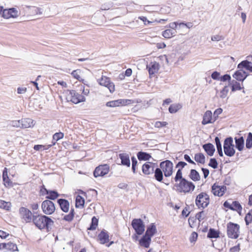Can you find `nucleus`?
I'll list each match as a JSON object with an SVG mask.
<instances>
[{
    "mask_svg": "<svg viewBox=\"0 0 252 252\" xmlns=\"http://www.w3.org/2000/svg\"><path fill=\"white\" fill-rule=\"evenodd\" d=\"M173 181L176 182L174 186L177 188L179 192L189 193L195 189V186L192 182L183 177L182 172L180 169H178L173 180H171V183H173Z\"/></svg>",
    "mask_w": 252,
    "mask_h": 252,
    "instance_id": "1",
    "label": "nucleus"
},
{
    "mask_svg": "<svg viewBox=\"0 0 252 252\" xmlns=\"http://www.w3.org/2000/svg\"><path fill=\"white\" fill-rule=\"evenodd\" d=\"M32 222L38 229H45L47 232L50 231L51 225L54 224V221L49 217L34 213L32 215Z\"/></svg>",
    "mask_w": 252,
    "mask_h": 252,
    "instance_id": "2",
    "label": "nucleus"
},
{
    "mask_svg": "<svg viewBox=\"0 0 252 252\" xmlns=\"http://www.w3.org/2000/svg\"><path fill=\"white\" fill-rule=\"evenodd\" d=\"M227 235L228 238L236 239L240 235V225L232 222L227 224Z\"/></svg>",
    "mask_w": 252,
    "mask_h": 252,
    "instance_id": "3",
    "label": "nucleus"
},
{
    "mask_svg": "<svg viewBox=\"0 0 252 252\" xmlns=\"http://www.w3.org/2000/svg\"><path fill=\"white\" fill-rule=\"evenodd\" d=\"M210 203V197L205 192H202L198 194L195 199V204L198 208L204 209Z\"/></svg>",
    "mask_w": 252,
    "mask_h": 252,
    "instance_id": "4",
    "label": "nucleus"
},
{
    "mask_svg": "<svg viewBox=\"0 0 252 252\" xmlns=\"http://www.w3.org/2000/svg\"><path fill=\"white\" fill-rule=\"evenodd\" d=\"M223 150L224 154L229 157H233L235 154L233 140L232 137H226L223 143Z\"/></svg>",
    "mask_w": 252,
    "mask_h": 252,
    "instance_id": "5",
    "label": "nucleus"
},
{
    "mask_svg": "<svg viewBox=\"0 0 252 252\" xmlns=\"http://www.w3.org/2000/svg\"><path fill=\"white\" fill-rule=\"evenodd\" d=\"M159 168L164 173L165 178L170 177L173 172V164L169 160H165L159 163Z\"/></svg>",
    "mask_w": 252,
    "mask_h": 252,
    "instance_id": "6",
    "label": "nucleus"
},
{
    "mask_svg": "<svg viewBox=\"0 0 252 252\" xmlns=\"http://www.w3.org/2000/svg\"><path fill=\"white\" fill-rule=\"evenodd\" d=\"M131 226L138 235H142L145 231V226L141 219H134L131 221Z\"/></svg>",
    "mask_w": 252,
    "mask_h": 252,
    "instance_id": "7",
    "label": "nucleus"
},
{
    "mask_svg": "<svg viewBox=\"0 0 252 252\" xmlns=\"http://www.w3.org/2000/svg\"><path fill=\"white\" fill-rule=\"evenodd\" d=\"M67 99L70 100L75 104H77L85 101L84 96L77 93L75 90L69 91V93L67 96Z\"/></svg>",
    "mask_w": 252,
    "mask_h": 252,
    "instance_id": "8",
    "label": "nucleus"
},
{
    "mask_svg": "<svg viewBox=\"0 0 252 252\" xmlns=\"http://www.w3.org/2000/svg\"><path fill=\"white\" fill-rule=\"evenodd\" d=\"M41 209L43 213L47 215H50L55 212V206L52 201L45 200L41 204Z\"/></svg>",
    "mask_w": 252,
    "mask_h": 252,
    "instance_id": "9",
    "label": "nucleus"
},
{
    "mask_svg": "<svg viewBox=\"0 0 252 252\" xmlns=\"http://www.w3.org/2000/svg\"><path fill=\"white\" fill-rule=\"evenodd\" d=\"M19 214L21 218L25 221L26 222H31L32 221V212L27 208L21 207L19 208Z\"/></svg>",
    "mask_w": 252,
    "mask_h": 252,
    "instance_id": "10",
    "label": "nucleus"
},
{
    "mask_svg": "<svg viewBox=\"0 0 252 252\" xmlns=\"http://www.w3.org/2000/svg\"><path fill=\"white\" fill-rule=\"evenodd\" d=\"M157 166H158L157 163L147 161L142 165V172L146 175L153 174Z\"/></svg>",
    "mask_w": 252,
    "mask_h": 252,
    "instance_id": "11",
    "label": "nucleus"
},
{
    "mask_svg": "<svg viewBox=\"0 0 252 252\" xmlns=\"http://www.w3.org/2000/svg\"><path fill=\"white\" fill-rule=\"evenodd\" d=\"M109 166L107 164L100 165L96 167L94 171V177H103L108 173Z\"/></svg>",
    "mask_w": 252,
    "mask_h": 252,
    "instance_id": "12",
    "label": "nucleus"
},
{
    "mask_svg": "<svg viewBox=\"0 0 252 252\" xmlns=\"http://www.w3.org/2000/svg\"><path fill=\"white\" fill-rule=\"evenodd\" d=\"M98 83L100 85L107 87L110 93H112L115 91V85L110 81L109 78L102 76L98 80Z\"/></svg>",
    "mask_w": 252,
    "mask_h": 252,
    "instance_id": "13",
    "label": "nucleus"
},
{
    "mask_svg": "<svg viewBox=\"0 0 252 252\" xmlns=\"http://www.w3.org/2000/svg\"><path fill=\"white\" fill-rule=\"evenodd\" d=\"M226 190L225 186L217 185L216 183L212 186V192L215 196H222Z\"/></svg>",
    "mask_w": 252,
    "mask_h": 252,
    "instance_id": "14",
    "label": "nucleus"
},
{
    "mask_svg": "<svg viewBox=\"0 0 252 252\" xmlns=\"http://www.w3.org/2000/svg\"><path fill=\"white\" fill-rule=\"evenodd\" d=\"M20 14L16 8L12 7L9 9H5L4 12V18L9 19L10 18H17Z\"/></svg>",
    "mask_w": 252,
    "mask_h": 252,
    "instance_id": "15",
    "label": "nucleus"
},
{
    "mask_svg": "<svg viewBox=\"0 0 252 252\" xmlns=\"http://www.w3.org/2000/svg\"><path fill=\"white\" fill-rule=\"evenodd\" d=\"M146 68L148 70L150 76L157 73L159 68V64L156 62H152L147 64Z\"/></svg>",
    "mask_w": 252,
    "mask_h": 252,
    "instance_id": "16",
    "label": "nucleus"
},
{
    "mask_svg": "<svg viewBox=\"0 0 252 252\" xmlns=\"http://www.w3.org/2000/svg\"><path fill=\"white\" fill-rule=\"evenodd\" d=\"M26 11L31 15H42L43 10L42 8L33 6H26Z\"/></svg>",
    "mask_w": 252,
    "mask_h": 252,
    "instance_id": "17",
    "label": "nucleus"
},
{
    "mask_svg": "<svg viewBox=\"0 0 252 252\" xmlns=\"http://www.w3.org/2000/svg\"><path fill=\"white\" fill-rule=\"evenodd\" d=\"M119 158L121 160V165L126 166V167H130V161L129 158V155L127 153H121L118 155Z\"/></svg>",
    "mask_w": 252,
    "mask_h": 252,
    "instance_id": "18",
    "label": "nucleus"
},
{
    "mask_svg": "<svg viewBox=\"0 0 252 252\" xmlns=\"http://www.w3.org/2000/svg\"><path fill=\"white\" fill-rule=\"evenodd\" d=\"M57 202L62 211L65 213H67L68 211L69 203L67 200L63 198H60L57 200Z\"/></svg>",
    "mask_w": 252,
    "mask_h": 252,
    "instance_id": "19",
    "label": "nucleus"
},
{
    "mask_svg": "<svg viewBox=\"0 0 252 252\" xmlns=\"http://www.w3.org/2000/svg\"><path fill=\"white\" fill-rule=\"evenodd\" d=\"M235 145L234 147L240 152L242 151L245 147V140L243 136L234 138Z\"/></svg>",
    "mask_w": 252,
    "mask_h": 252,
    "instance_id": "20",
    "label": "nucleus"
},
{
    "mask_svg": "<svg viewBox=\"0 0 252 252\" xmlns=\"http://www.w3.org/2000/svg\"><path fill=\"white\" fill-rule=\"evenodd\" d=\"M151 237L144 234L139 240V245L145 248H148L151 242Z\"/></svg>",
    "mask_w": 252,
    "mask_h": 252,
    "instance_id": "21",
    "label": "nucleus"
},
{
    "mask_svg": "<svg viewBox=\"0 0 252 252\" xmlns=\"http://www.w3.org/2000/svg\"><path fill=\"white\" fill-rule=\"evenodd\" d=\"M248 74L246 71L242 69L236 71L233 75V77L239 81L243 82L247 77Z\"/></svg>",
    "mask_w": 252,
    "mask_h": 252,
    "instance_id": "22",
    "label": "nucleus"
},
{
    "mask_svg": "<svg viewBox=\"0 0 252 252\" xmlns=\"http://www.w3.org/2000/svg\"><path fill=\"white\" fill-rule=\"evenodd\" d=\"M202 148L209 156H213L214 155L215 152V148L212 143H206L203 145Z\"/></svg>",
    "mask_w": 252,
    "mask_h": 252,
    "instance_id": "23",
    "label": "nucleus"
},
{
    "mask_svg": "<svg viewBox=\"0 0 252 252\" xmlns=\"http://www.w3.org/2000/svg\"><path fill=\"white\" fill-rule=\"evenodd\" d=\"M109 237L108 232L104 229L102 230L98 235V238L101 244H104L108 242Z\"/></svg>",
    "mask_w": 252,
    "mask_h": 252,
    "instance_id": "24",
    "label": "nucleus"
},
{
    "mask_svg": "<svg viewBox=\"0 0 252 252\" xmlns=\"http://www.w3.org/2000/svg\"><path fill=\"white\" fill-rule=\"evenodd\" d=\"M212 113L211 111H207L204 114L202 124L205 125L208 124L213 123L215 121H212Z\"/></svg>",
    "mask_w": 252,
    "mask_h": 252,
    "instance_id": "25",
    "label": "nucleus"
},
{
    "mask_svg": "<svg viewBox=\"0 0 252 252\" xmlns=\"http://www.w3.org/2000/svg\"><path fill=\"white\" fill-rule=\"evenodd\" d=\"M2 180L3 181L4 185L5 187H12L13 186L12 182L9 179L8 174L7 170L6 168H4L2 172Z\"/></svg>",
    "mask_w": 252,
    "mask_h": 252,
    "instance_id": "26",
    "label": "nucleus"
},
{
    "mask_svg": "<svg viewBox=\"0 0 252 252\" xmlns=\"http://www.w3.org/2000/svg\"><path fill=\"white\" fill-rule=\"evenodd\" d=\"M157 232V229L155 224L152 223L147 227L145 234L152 238Z\"/></svg>",
    "mask_w": 252,
    "mask_h": 252,
    "instance_id": "27",
    "label": "nucleus"
},
{
    "mask_svg": "<svg viewBox=\"0 0 252 252\" xmlns=\"http://www.w3.org/2000/svg\"><path fill=\"white\" fill-rule=\"evenodd\" d=\"M21 121V128H27L32 127L34 125L33 121L30 118L22 119Z\"/></svg>",
    "mask_w": 252,
    "mask_h": 252,
    "instance_id": "28",
    "label": "nucleus"
},
{
    "mask_svg": "<svg viewBox=\"0 0 252 252\" xmlns=\"http://www.w3.org/2000/svg\"><path fill=\"white\" fill-rule=\"evenodd\" d=\"M153 174H154V178L156 181L159 182L163 181L164 173L158 166L156 167Z\"/></svg>",
    "mask_w": 252,
    "mask_h": 252,
    "instance_id": "29",
    "label": "nucleus"
},
{
    "mask_svg": "<svg viewBox=\"0 0 252 252\" xmlns=\"http://www.w3.org/2000/svg\"><path fill=\"white\" fill-rule=\"evenodd\" d=\"M245 68L247 70L252 72V63L248 61V60H244L242 61L238 65V68Z\"/></svg>",
    "mask_w": 252,
    "mask_h": 252,
    "instance_id": "30",
    "label": "nucleus"
},
{
    "mask_svg": "<svg viewBox=\"0 0 252 252\" xmlns=\"http://www.w3.org/2000/svg\"><path fill=\"white\" fill-rule=\"evenodd\" d=\"M137 157L139 160H145L147 161L150 159L152 158L151 155L147 152L140 151L137 153Z\"/></svg>",
    "mask_w": 252,
    "mask_h": 252,
    "instance_id": "31",
    "label": "nucleus"
},
{
    "mask_svg": "<svg viewBox=\"0 0 252 252\" xmlns=\"http://www.w3.org/2000/svg\"><path fill=\"white\" fill-rule=\"evenodd\" d=\"M46 196V200H54L57 199L59 196V193L55 190H49Z\"/></svg>",
    "mask_w": 252,
    "mask_h": 252,
    "instance_id": "32",
    "label": "nucleus"
},
{
    "mask_svg": "<svg viewBox=\"0 0 252 252\" xmlns=\"http://www.w3.org/2000/svg\"><path fill=\"white\" fill-rule=\"evenodd\" d=\"M207 237L209 238H218L220 237V231L214 228H210L209 229Z\"/></svg>",
    "mask_w": 252,
    "mask_h": 252,
    "instance_id": "33",
    "label": "nucleus"
},
{
    "mask_svg": "<svg viewBox=\"0 0 252 252\" xmlns=\"http://www.w3.org/2000/svg\"><path fill=\"white\" fill-rule=\"evenodd\" d=\"M189 177L193 181H198L200 180V175L195 169L190 170Z\"/></svg>",
    "mask_w": 252,
    "mask_h": 252,
    "instance_id": "34",
    "label": "nucleus"
},
{
    "mask_svg": "<svg viewBox=\"0 0 252 252\" xmlns=\"http://www.w3.org/2000/svg\"><path fill=\"white\" fill-rule=\"evenodd\" d=\"M176 31L174 30L167 29L162 32V36L166 38H170L176 34Z\"/></svg>",
    "mask_w": 252,
    "mask_h": 252,
    "instance_id": "35",
    "label": "nucleus"
},
{
    "mask_svg": "<svg viewBox=\"0 0 252 252\" xmlns=\"http://www.w3.org/2000/svg\"><path fill=\"white\" fill-rule=\"evenodd\" d=\"M182 107V106L180 103H174L169 106L168 108L169 112L171 113H176L178 110L181 109Z\"/></svg>",
    "mask_w": 252,
    "mask_h": 252,
    "instance_id": "36",
    "label": "nucleus"
},
{
    "mask_svg": "<svg viewBox=\"0 0 252 252\" xmlns=\"http://www.w3.org/2000/svg\"><path fill=\"white\" fill-rule=\"evenodd\" d=\"M2 245L3 249L13 252L17 250V245L13 243H2Z\"/></svg>",
    "mask_w": 252,
    "mask_h": 252,
    "instance_id": "37",
    "label": "nucleus"
},
{
    "mask_svg": "<svg viewBox=\"0 0 252 252\" xmlns=\"http://www.w3.org/2000/svg\"><path fill=\"white\" fill-rule=\"evenodd\" d=\"M194 160L198 163L204 164L205 163V157L201 153H197L194 155Z\"/></svg>",
    "mask_w": 252,
    "mask_h": 252,
    "instance_id": "38",
    "label": "nucleus"
},
{
    "mask_svg": "<svg viewBox=\"0 0 252 252\" xmlns=\"http://www.w3.org/2000/svg\"><path fill=\"white\" fill-rule=\"evenodd\" d=\"M85 200L81 195H78L75 200V207L76 208L83 207L84 206Z\"/></svg>",
    "mask_w": 252,
    "mask_h": 252,
    "instance_id": "39",
    "label": "nucleus"
},
{
    "mask_svg": "<svg viewBox=\"0 0 252 252\" xmlns=\"http://www.w3.org/2000/svg\"><path fill=\"white\" fill-rule=\"evenodd\" d=\"M98 220L94 216L92 218L91 223L90 226L88 227V230H94L96 228L98 225Z\"/></svg>",
    "mask_w": 252,
    "mask_h": 252,
    "instance_id": "40",
    "label": "nucleus"
},
{
    "mask_svg": "<svg viewBox=\"0 0 252 252\" xmlns=\"http://www.w3.org/2000/svg\"><path fill=\"white\" fill-rule=\"evenodd\" d=\"M232 205L233 209V211H236L241 215V212L242 210V207L240 203L238 201H234L232 203Z\"/></svg>",
    "mask_w": 252,
    "mask_h": 252,
    "instance_id": "41",
    "label": "nucleus"
},
{
    "mask_svg": "<svg viewBox=\"0 0 252 252\" xmlns=\"http://www.w3.org/2000/svg\"><path fill=\"white\" fill-rule=\"evenodd\" d=\"M246 148L250 149L252 148V133L249 132L248 134L246 141Z\"/></svg>",
    "mask_w": 252,
    "mask_h": 252,
    "instance_id": "42",
    "label": "nucleus"
},
{
    "mask_svg": "<svg viewBox=\"0 0 252 252\" xmlns=\"http://www.w3.org/2000/svg\"><path fill=\"white\" fill-rule=\"evenodd\" d=\"M119 99L112 100L106 103L105 105L109 107H115L121 106Z\"/></svg>",
    "mask_w": 252,
    "mask_h": 252,
    "instance_id": "43",
    "label": "nucleus"
},
{
    "mask_svg": "<svg viewBox=\"0 0 252 252\" xmlns=\"http://www.w3.org/2000/svg\"><path fill=\"white\" fill-rule=\"evenodd\" d=\"M11 207V203L3 200H0V208L5 210H9Z\"/></svg>",
    "mask_w": 252,
    "mask_h": 252,
    "instance_id": "44",
    "label": "nucleus"
},
{
    "mask_svg": "<svg viewBox=\"0 0 252 252\" xmlns=\"http://www.w3.org/2000/svg\"><path fill=\"white\" fill-rule=\"evenodd\" d=\"M245 220L247 225L252 222V209L246 214L245 217Z\"/></svg>",
    "mask_w": 252,
    "mask_h": 252,
    "instance_id": "45",
    "label": "nucleus"
},
{
    "mask_svg": "<svg viewBox=\"0 0 252 252\" xmlns=\"http://www.w3.org/2000/svg\"><path fill=\"white\" fill-rule=\"evenodd\" d=\"M229 92L228 86H225L220 92V97L221 98H224L226 97L227 94Z\"/></svg>",
    "mask_w": 252,
    "mask_h": 252,
    "instance_id": "46",
    "label": "nucleus"
},
{
    "mask_svg": "<svg viewBox=\"0 0 252 252\" xmlns=\"http://www.w3.org/2000/svg\"><path fill=\"white\" fill-rule=\"evenodd\" d=\"M208 165L214 169H216L218 167V163L215 158H211L210 159V162Z\"/></svg>",
    "mask_w": 252,
    "mask_h": 252,
    "instance_id": "47",
    "label": "nucleus"
},
{
    "mask_svg": "<svg viewBox=\"0 0 252 252\" xmlns=\"http://www.w3.org/2000/svg\"><path fill=\"white\" fill-rule=\"evenodd\" d=\"M131 162H132V167L131 169L133 173H136V166L137 164V160L136 158L134 157H132L131 158Z\"/></svg>",
    "mask_w": 252,
    "mask_h": 252,
    "instance_id": "48",
    "label": "nucleus"
},
{
    "mask_svg": "<svg viewBox=\"0 0 252 252\" xmlns=\"http://www.w3.org/2000/svg\"><path fill=\"white\" fill-rule=\"evenodd\" d=\"M64 136V134L63 132H56L53 135V140L55 141H58L62 138Z\"/></svg>",
    "mask_w": 252,
    "mask_h": 252,
    "instance_id": "49",
    "label": "nucleus"
},
{
    "mask_svg": "<svg viewBox=\"0 0 252 252\" xmlns=\"http://www.w3.org/2000/svg\"><path fill=\"white\" fill-rule=\"evenodd\" d=\"M121 106L126 105L127 104H130L133 102V101L131 99H119Z\"/></svg>",
    "mask_w": 252,
    "mask_h": 252,
    "instance_id": "50",
    "label": "nucleus"
},
{
    "mask_svg": "<svg viewBox=\"0 0 252 252\" xmlns=\"http://www.w3.org/2000/svg\"><path fill=\"white\" fill-rule=\"evenodd\" d=\"M204 217L205 214L204 211L198 212L195 215V218L199 220V221H201L202 220H203L204 218Z\"/></svg>",
    "mask_w": 252,
    "mask_h": 252,
    "instance_id": "51",
    "label": "nucleus"
},
{
    "mask_svg": "<svg viewBox=\"0 0 252 252\" xmlns=\"http://www.w3.org/2000/svg\"><path fill=\"white\" fill-rule=\"evenodd\" d=\"M30 207L33 211V215H34V213H38V212L36 211L39 209V205L38 203H34L31 204H30Z\"/></svg>",
    "mask_w": 252,
    "mask_h": 252,
    "instance_id": "52",
    "label": "nucleus"
},
{
    "mask_svg": "<svg viewBox=\"0 0 252 252\" xmlns=\"http://www.w3.org/2000/svg\"><path fill=\"white\" fill-rule=\"evenodd\" d=\"M187 163L184 161H179L176 165V168H179L178 169H180L181 171L182 172V169L184 168Z\"/></svg>",
    "mask_w": 252,
    "mask_h": 252,
    "instance_id": "53",
    "label": "nucleus"
},
{
    "mask_svg": "<svg viewBox=\"0 0 252 252\" xmlns=\"http://www.w3.org/2000/svg\"><path fill=\"white\" fill-rule=\"evenodd\" d=\"M224 39V37L221 35H215L211 37V40L214 41H219L220 40H223Z\"/></svg>",
    "mask_w": 252,
    "mask_h": 252,
    "instance_id": "54",
    "label": "nucleus"
},
{
    "mask_svg": "<svg viewBox=\"0 0 252 252\" xmlns=\"http://www.w3.org/2000/svg\"><path fill=\"white\" fill-rule=\"evenodd\" d=\"M10 125L13 127L21 128V121H12L10 123Z\"/></svg>",
    "mask_w": 252,
    "mask_h": 252,
    "instance_id": "55",
    "label": "nucleus"
},
{
    "mask_svg": "<svg viewBox=\"0 0 252 252\" xmlns=\"http://www.w3.org/2000/svg\"><path fill=\"white\" fill-rule=\"evenodd\" d=\"M198 234L196 232H192L191 236L189 238V241L191 243L195 242L197 239Z\"/></svg>",
    "mask_w": 252,
    "mask_h": 252,
    "instance_id": "56",
    "label": "nucleus"
},
{
    "mask_svg": "<svg viewBox=\"0 0 252 252\" xmlns=\"http://www.w3.org/2000/svg\"><path fill=\"white\" fill-rule=\"evenodd\" d=\"M231 79V76L229 74H225L220 77V80L222 82H225L226 81H230Z\"/></svg>",
    "mask_w": 252,
    "mask_h": 252,
    "instance_id": "57",
    "label": "nucleus"
},
{
    "mask_svg": "<svg viewBox=\"0 0 252 252\" xmlns=\"http://www.w3.org/2000/svg\"><path fill=\"white\" fill-rule=\"evenodd\" d=\"M220 72L217 71H215L212 73L211 77L214 80H219L220 78Z\"/></svg>",
    "mask_w": 252,
    "mask_h": 252,
    "instance_id": "58",
    "label": "nucleus"
},
{
    "mask_svg": "<svg viewBox=\"0 0 252 252\" xmlns=\"http://www.w3.org/2000/svg\"><path fill=\"white\" fill-rule=\"evenodd\" d=\"M196 220L195 217H190L189 218L188 221L190 227L192 228L193 227L194 223L195 222Z\"/></svg>",
    "mask_w": 252,
    "mask_h": 252,
    "instance_id": "59",
    "label": "nucleus"
},
{
    "mask_svg": "<svg viewBox=\"0 0 252 252\" xmlns=\"http://www.w3.org/2000/svg\"><path fill=\"white\" fill-rule=\"evenodd\" d=\"M242 88L241 87L240 84L238 82L232 86L231 91L232 92H235L237 90H240Z\"/></svg>",
    "mask_w": 252,
    "mask_h": 252,
    "instance_id": "60",
    "label": "nucleus"
},
{
    "mask_svg": "<svg viewBox=\"0 0 252 252\" xmlns=\"http://www.w3.org/2000/svg\"><path fill=\"white\" fill-rule=\"evenodd\" d=\"M49 190L47 189L44 185H42L40 187V189L39 191L40 194L41 195H44L48 193Z\"/></svg>",
    "mask_w": 252,
    "mask_h": 252,
    "instance_id": "61",
    "label": "nucleus"
},
{
    "mask_svg": "<svg viewBox=\"0 0 252 252\" xmlns=\"http://www.w3.org/2000/svg\"><path fill=\"white\" fill-rule=\"evenodd\" d=\"M222 112V109L220 108L217 109L214 112V121L218 117L219 115Z\"/></svg>",
    "mask_w": 252,
    "mask_h": 252,
    "instance_id": "62",
    "label": "nucleus"
},
{
    "mask_svg": "<svg viewBox=\"0 0 252 252\" xmlns=\"http://www.w3.org/2000/svg\"><path fill=\"white\" fill-rule=\"evenodd\" d=\"M215 142L216 145L217 149L221 148V144L219 137L216 136L215 138Z\"/></svg>",
    "mask_w": 252,
    "mask_h": 252,
    "instance_id": "63",
    "label": "nucleus"
},
{
    "mask_svg": "<svg viewBox=\"0 0 252 252\" xmlns=\"http://www.w3.org/2000/svg\"><path fill=\"white\" fill-rule=\"evenodd\" d=\"M184 158L185 160L186 161H187V162H188L190 164H194V165L196 164L195 162L193 161L191 159V158H190V157L188 155H187V154L185 155L184 156Z\"/></svg>",
    "mask_w": 252,
    "mask_h": 252,
    "instance_id": "64",
    "label": "nucleus"
}]
</instances>
